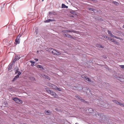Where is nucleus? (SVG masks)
Here are the masks:
<instances>
[{"label": "nucleus", "instance_id": "obj_8", "mask_svg": "<svg viewBox=\"0 0 124 124\" xmlns=\"http://www.w3.org/2000/svg\"><path fill=\"white\" fill-rule=\"evenodd\" d=\"M42 77L45 78L49 80H50V77H49L47 75H44V74H42L41 75Z\"/></svg>", "mask_w": 124, "mask_h": 124}, {"label": "nucleus", "instance_id": "obj_44", "mask_svg": "<svg viewBox=\"0 0 124 124\" xmlns=\"http://www.w3.org/2000/svg\"><path fill=\"white\" fill-rule=\"evenodd\" d=\"M34 60L36 62H37L38 61V59H35Z\"/></svg>", "mask_w": 124, "mask_h": 124}, {"label": "nucleus", "instance_id": "obj_35", "mask_svg": "<svg viewBox=\"0 0 124 124\" xmlns=\"http://www.w3.org/2000/svg\"><path fill=\"white\" fill-rule=\"evenodd\" d=\"M96 116H100H100H101V114L98 113L97 114H96Z\"/></svg>", "mask_w": 124, "mask_h": 124}, {"label": "nucleus", "instance_id": "obj_41", "mask_svg": "<svg viewBox=\"0 0 124 124\" xmlns=\"http://www.w3.org/2000/svg\"><path fill=\"white\" fill-rule=\"evenodd\" d=\"M104 38L106 39H108V36H104Z\"/></svg>", "mask_w": 124, "mask_h": 124}, {"label": "nucleus", "instance_id": "obj_15", "mask_svg": "<svg viewBox=\"0 0 124 124\" xmlns=\"http://www.w3.org/2000/svg\"><path fill=\"white\" fill-rule=\"evenodd\" d=\"M68 6H66L64 4H62V8H68Z\"/></svg>", "mask_w": 124, "mask_h": 124}, {"label": "nucleus", "instance_id": "obj_4", "mask_svg": "<svg viewBox=\"0 0 124 124\" xmlns=\"http://www.w3.org/2000/svg\"><path fill=\"white\" fill-rule=\"evenodd\" d=\"M62 32L69 33V32H73L77 33V31H74V30H62Z\"/></svg>", "mask_w": 124, "mask_h": 124}, {"label": "nucleus", "instance_id": "obj_47", "mask_svg": "<svg viewBox=\"0 0 124 124\" xmlns=\"http://www.w3.org/2000/svg\"><path fill=\"white\" fill-rule=\"evenodd\" d=\"M32 78H33V79L34 80H35V78H34V77H33Z\"/></svg>", "mask_w": 124, "mask_h": 124}, {"label": "nucleus", "instance_id": "obj_11", "mask_svg": "<svg viewBox=\"0 0 124 124\" xmlns=\"http://www.w3.org/2000/svg\"><path fill=\"white\" fill-rule=\"evenodd\" d=\"M108 32L109 35L112 37L113 38V37H115V36H114L112 34L111 31L109 30H108Z\"/></svg>", "mask_w": 124, "mask_h": 124}, {"label": "nucleus", "instance_id": "obj_21", "mask_svg": "<svg viewBox=\"0 0 124 124\" xmlns=\"http://www.w3.org/2000/svg\"><path fill=\"white\" fill-rule=\"evenodd\" d=\"M46 91L49 93H51V91H52L50 90L49 89L46 88Z\"/></svg>", "mask_w": 124, "mask_h": 124}, {"label": "nucleus", "instance_id": "obj_42", "mask_svg": "<svg viewBox=\"0 0 124 124\" xmlns=\"http://www.w3.org/2000/svg\"><path fill=\"white\" fill-rule=\"evenodd\" d=\"M103 58L105 59H106L107 58V57L106 56L103 55Z\"/></svg>", "mask_w": 124, "mask_h": 124}, {"label": "nucleus", "instance_id": "obj_20", "mask_svg": "<svg viewBox=\"0 0 124 124\" xmlns=\"http://www.w3.org/2000/svg\"><path fill=\"white\" fill-rule=\"evenodd\" d=\"M82 89L83 90H88L90 92V89L86 87H83L82 88Z\"/></svg>", "mask_w": 124, "mask_h": 124}, {"label": "nucleus", "instance_id": "obj_6", "mask_svg": "<svg viewBox=\"0 0 124 124\" xmlns=\"http://www.w3.org/2000/svg\"><path fill=\"white\" fill-rule=\"evenodd\" d=\"M63 35L65 37H66L68 38H70L71 39H73V37L71 36V35L69 34H63Z\"/></svg>", "mask_w": 124, "mask_h": 124}, {"label": "nucleus", "instance_id": "obj_30", "mask_svg": "<svg viewBox=\"0 0 124 124\" xmlns=\"http://www.w3.org/2000/svg\"><path fill=\"white\" fill-rule=\"evenodd\" d=\"M19 39H16L15 41L17 44H19L20 43V41H19Z\"/></svg>", "mask_w": 124, "mask_h": 124}, {"label": "nucleus", "instance_id": "obj_48", "mask_svg": "<svg viewBox=\"0 0 124 124\" xmlns=\"http://www.w3.org/2000/svg\"><path fill=\"white\" fill-rule=\"evenodd\" d=\"M101 107H103V105H101Z\"/></svg>", "mask_w": 124, "mask_h": 124}, {"label": "nucleus", "instance_id": "obj_40", "mask_svg": "<svg viewBox=\"0 0 124 124\" xmlns=\"http://www.w3.org/2000/svg\"><path fill=\"white\" fill-rule=\"evenodd\" d=\"M80 101H82V102H85V100H84L83 99H81V100H80Z\"/></svg>", "mask_w": 124, "mask_h": 124}, {"label": "nucleus", "instance_id": "obj_22", "mask_svg": "<svg viewBox=\"0 0 124 124\" xmlns=\"http://www.w3.org/2000/svg\"><path fill=\"white\" fill-rule=\"evenodd\" d=\"M113 102L116 104L117 105H118V104H119V102L116 100H113Z\"/></svg>", "mask_w": 124, "mask_h": 124}, {"label": "nucleus", "instance_id": "obj_46", "mask_svg": "<svg viewBox=\"0 0 124 124\" xmlns=\"http://www.w3.org/2000/svg\"><path fill=\"white\" fill-rule=\"evenodd\" d=\"M82 98L81 97H79V98L78 99L80 101L81 100V99Z\"/></svg>", "mask_w": 124, "mask_h": 124}, {"label": "nucleus", "instance_id": "obj_7", "mask_svg": "<svg viewBox=\"0 0 124 124\" xmlns=\"http://www.w3.org/2000/svg\"><path fill=\"white\" fill-rule=\"evenodd\" d=\"M49 85L52 88L56 90L57 88V86L53 84H49Z\"/></svg>", "mask_w": 124, "mask_h": 124}, {"label": "nucleus", "instance_id": "obj_32", "mask_svg": "<svg viewBox=\"0 0 124 124\" xmlns=\"http://www.w3.org/2000/svg\"><path fill=\"white\" fill-rule=\"evenodd\" d=\"M21 74V73L20 72H19L18 73L17 75H16L17 77H18V78L19 77V76Z\"/></svg>", "mask_w": 124, "mask_h": 124}, {"label": "nucleus", "instance_id": "obj_9", "mask_svg": "<svg viewBox=\"0 0 124 124\" xmlns=\"http://www.w3.org/2000/svg\"><path fill=\"white\" fill-rule=\"evenodd\" d=\"M102 117V118L101 119V122L102 123H105L106 122V118H105V116H101Z\"/></svg>", "mask_w": 124, "mask_h": 124}, {"label": "nucleus", "instance_id": "obj_19", "mask_svg": "<svg viewBox=\"0 0 124 124\" xmlns=\"http://www.w3.org/2000/svg\"><path fill=\"white\" fill-rule=\"evenodd\" d=\"M19 72H20L19 71V69L18 67H17V68H16V70H15V74H16L17 73H18Z\"/></svg>", "mask_w": 124, "mask_h": 124}, {"label": "nucleus", "instance_id": "obj_36", "mask_svg": "<svg viewBox=\"0 0 124 124\" xmlns=\"http://www.w3.org/2000/svg\"><path fill=\"white\" fill-rule=\"evenodd\" d=\"M114 3L116 5H118L119 4V3H118L116 1H114Z\"/></svg>", "mask_w": 124, "mask_h": 124}, {"label": "nucleus", "instance_id": "obj_23", "mask_svg": "<svg viewBox=\"0 0 124 124\" xmlns=\"http://www.w3.org/2000/svg\"><path fill=\"white\" fill-rule=\"evenodd\" d=\"M88 10H90L93 11L94 12L95 11V9H94L93 8H89Z\"/></svg>", "mask_w": 124, "mask_h": 124}, {"label": "nucleus", "instance_id": "obj_39", "mask_svg": "<svg viewBox=\"0 0 124 124\" xmlns=\"http://www.w3.org/2000/svg\"><path fill=\"white\" fill-rule=\"evenodd\" d=\"M80 101H82V102H85V100H84L83 99H81V100H80Z\"/></svg>", "mask_w": 124, "mask_h": 124}, {"label": "nucleus", "instance_id": "obj_26", "mask_svg": "<svg viewBox=\"0 0 124 124\" xmlns=\"http://www.w3.org/2000/svg\"><path fill=\"white\" fill-rule=\"evenodd\" d=\"M108 39H109L110 40L113 42L115 41V40L114 39H111L110 37H108Z\"/></svg>", "mask_w": 124, "mask_h": 124}, {"label": "nucleus", "instance_id": "obj_16", "mask_svg": "<svg viewBox=\"0 0 124 124\" xmlns=\"http://www.w3.org/2000/svg\"><path fill=\"white\" fill-rule=\"evenodd\" d=\"M96 46L97 47L99 48H104V46H102L101 45L99 44H97L96 45Z\"/></svg>", "mask_w": 124, "mask_h": 124}, {"label": "nucleus", "instance_id": "obj_17", "mask_svg": "<svg viewBox=\"0 0 124 124\" xmlns=\"http://www.w3.org/2000/svg\"><path fill=\"white\" fill-rule=\"evenodd\" d=\"M88 111L89 113H92L93 111V110L92 108H89L88 109Z\"/></svg>", "mask_w": 124, "mask_h": 124}, {"label": "nucleus", "instance_id": "obj_18", "mask_svg": "<svg viewBox=\"0 0 124 124\" xmlns=\"http://www.w3.org/2000/svg\"><path fill=\"white\" fill-rule=\"evenodd\" d=\"M19 72H20L19 71V69L18 67H17V68H16V70H15V74H16L17 73H18Z\"/></svg>", "mask_w": 124, "mask_h": 124}, {"label": "nucleus", "instance_id": "obj_50", "mask_svg": "<svg viewBox=\"0 0 124 124\" xmlns=\"http://www.w3.org/2000/svg\"><path fill=\"white\" fill-rule=\"evenodd\" d=\"M123 27L124 28V25L123 26Z\"/></svg>", "mask_w": 124, "mask_h": 124}, {"label": "nucleus", "instance_id": "obj_27", "mask_svg": "<svg viewBox=\"0 0 124 124\" xmlns=\"http://www.w3.org/2000/svg\"><path fill=\"white\" fill-rule=\"evenodd\" d=\"M30 62L31 63V66H33V65H34L35 63V62H33L32 61H30Z\"/></svg>", "mask_w": 124, "mask_h": 124}, {"label": "nucleus", "instance_id": "obj_13", "mask_svg": "<svg viewBox=\"0 0 124 124\" xmlns=\"http://www.w3.org/2000/svg\"><path fill=\"white\" fill-rule=\"evenodd\" d=\"M37 67L38 68H40V69L42 70H44V69L43 66L41 65H37Z\"/></svg>", "mask_w": 124, "mask_h": 124}, {"label": "nucleus", "instance_id": "obj_2", "mask_svg": "<svg viewBox=\"0 0 124 124\" xmlns=\"http://www.w3.org/2000/svg\"><path fill=\"white\" fill-rule=\"evenodd\" d=\"M20 57L19 56L17 55L16 54L15 55V57L14 58V59H13V62H12V64H14L15 62L17 60H19Z\"/></svg>", "mask_w": 124, "mask_h": 124}, {"label": "nucleus", "instance_id": "obj_5", "mask_svg": "<svg viewBox=\"0 0 124 124\" xmlns=\"http://www.w3.org/2000/svg\"><path fill=\"white\" fill-rule=\"evenodd\" d=\"M81 77L82 78L86 80L87 81L89 82H91V79L88 78L85 75H81Z\"/></svg>", "mask_w": 124, "mask_h": 124}, {"label": "nucleus", "instance_id": "obj_25", "mask_svg": "<svg viewBox=\"0 0 124 124\" xmlns=\"http://www.w3.org/2000/svg\"><path fill=\"white\" fill-rule=\"evenodd\" d=\"M18 78L16 76L13 79L12 81L13 82L14 81L16 80L17 78Z\"/></svg>", "mask_w": 124, "mask_h": 124}, {"label": "nucleus", "instance_id": "obj_34", "mask_svg": "<svg viewBox=\"0 0 124 124\" xmlns=\"http://www.w3.org/2000/svg\"><path fill=\"white\" fill-rule=\"evenodd\" d=\"M56 90H57L58 91H61L62 90L61 89L59 88H58L57 87L56 89Z\"/></svg>", "mask_w": 124, "mask_h": 124}, {"label": "nucleus", "instance_id": "obj_1", "mask_svg": "<svg viewBox=\"0 0 124 124\" xmlns=\"http://www.w3.org/2000/svg\"><path fill=\"white\" fill-rule=\"evenodd\" d=\"M50 51L51 52L52 54L54 55H58L61 54L60 52L56 51L55 50H54L53 49H51Z\"/></svg>", "mask_w": 124, "mask_h": 124}, {"label": "nucleus", "instance_id": "obj_33", "mask_svg": "<svg viewBox=\"0 0 124 124\" xmlns=\"http://www.w3.org/2000/svg\"><path fill=\"white\" fill-rule=\"evenodd\" d=\"M70 13L74 15L76 13L74 11H70Z\"/></svg>", "mask_w": 124, "mask_h": 124}, {"label": "nucleus", "instance_id": "obj_43", "mask_svg": "<svg viewBox=\"0 0 124 124\" xmlns=\"http://www.w3.org/2000/svg\"><path fill=\"white\" fill-rule=\"evenodd\" d=\"M75 97L76 98H78V99L79 98V97L78 96H77V95H76L75 96Z\"/></svg>", "mask_w": 124, "mask_h": 124}, {"label": "nucleus", "instance_id": "obj_3", "mask_svg": "<svg viewBox=\"0 0 124 124\" xmlns=\"http://www.w3.org/2000/svg\"><path fill=\"white\" fill-rule=\"evenodd\" d=\"M13 100L15 101H16V103L19 104H22L23 103L22 101L19 99L15 97L13 99Z\"/></svg>", "mask_w": 124, "mask_h": 124}, {"label": "nucleus", "instance_id": "obj_14", "mask_svg": "<svg viewBox=\"0 0 124 124\" xmlns=\"http://www.w3.org/2000/svg\"><path fill=\"white\" fill-rule=\"evenodd\" d=\"M54 21V19H49L48 20H46L44 21V22L45 23H48L50 21Z\"/></svg>", "mask_w": 124, "mask_h": 124}, {"label": "nucleus", "instance_id": "obj_49", "mask_svg": "<svg viewBox=\"0 0 124 124\" xmlns=\"http://www.w3.org/2000/svg\"><path fill=\"white\" fill-rule=\"evenodd\" d=\"M44 0H42V1H43Z\"/></svg>", "mask_w": 124, "mask_h": 124}, {"label": "nucleus", "instance_id": "obj_28", "mask_svg": "<svg viewBox=\"0 0 124 124\" xmlns=\"http://www.w3.org/2000/svg\"><path fill=\"white\" fill-rule=\"evenodd\" d=\"M118 105H119L122 107H124V104L122 103H119V104H118Z\"/></svg>", "mask_w": 124, "mask_h": 124}, {"label": "nucleus", "instance_id": "obj_45", "mask_svg": "<svg viewBox=\"0 0 124 124\" xmlns=\"http://www.w3.org/2000/svg\"><path fill=\"white\" fill-rule=\"evenodd\" d=\"M53 14L52 12H49V15L52 14Z\"/></svg>", "mask_w": 124, "mask_h": 124}, {"label": "nucleus", "instance_id": "obj_29", "mask_svg": "<svg viewBox=\"0 0 124 124\" xmlns=\"http://www.w3.org/2000/svg\"><path fill=\"white\" fill-rule=\"evenodd\" d=\"M38 29H36L34 33L35 34H37L38 33Z\"/></svg>", "mask_w": 124, "mask_h": 124}, {"label": "nucleus", "instance_id": "obj_10", "mask_svg": "<svg viewBox=\"0 0 124 124\" xmlns=\"http://www.w3.org/2000/svg\"><path fill=\"white\" fill-rule=\"evenodd\" d=\"M50 93L53 97H55L56 95V93L52 91Z\"/></svg>", "mask_w": 124, "mask_h": 124}, {"label": "nucleus", "instance_id": "obj_31", "mask_svg": "<svg viewBox=\"0 0 124 124\" xmlns=\"http://www.w3.org/2000/svg\"><path fill=\"white\" fill-rule=\"evenodd\" d=\"M21 35L20 34L18 35L16 38V39H19V40L20 38L21 37Z\"/></svg>", "mask_w": 124, "mask_h": 124}, {"label": "nucleus", "instance_id": "obj_24", "mask_svg": "<svg viewBox=\"0 0 124 124\" xmlns=\"http://www.w3.org/2000/svg\"><path fill=\"white\" fill-rule=\"evenodd\" d=\"M13 65L12 64V63L11 64V65H10V66L8 67V70H11V69L12 68Z\"/></svg>", "mask_w": 124, "mask_h": 124}, {"label": "nucleus", "instance_id": "obj_12", "mask_svg": "<svg viewBox=\"0 0 124 124\" xmlns=\"http://www.w3.org/2000/svg\"><path fill=\"white\" fill-rule=\"evenodd\" d=\"M45 112L46 114L48 115H50L51 114V112L50 110H46L45 111Z\"/></svg>", "mask_w": 124, "mask_h": 124}, {"label": "nucleus", "instance_id": "obj_38", "mask_svg": "<svg viewBox=\"0 0 124 124\" xmlns=\"http://www.w3.org/2000/svg\"><path fill=\"white\" fill-rule=\"evenodd\" d=\"M120 66L122 68L124 69V65H120Z\"/></svg>", "mask_w": 124, "mask_h": 124}, {"label": "nucleus", "instance_id": "obj_37", "mask_svg": "<svg viewBox=\"0 0 124 124\" xmlns=\"http://www.w3.org/2000/svg\"><path fill=\"white\" fill-rule=\"evenodd\" d=\"M113 38H116L117 39H120V38L116 37L115 36V37H113Z\"/></svg>", "mask_w": 124, "mask_h": 124}]
</instances>
